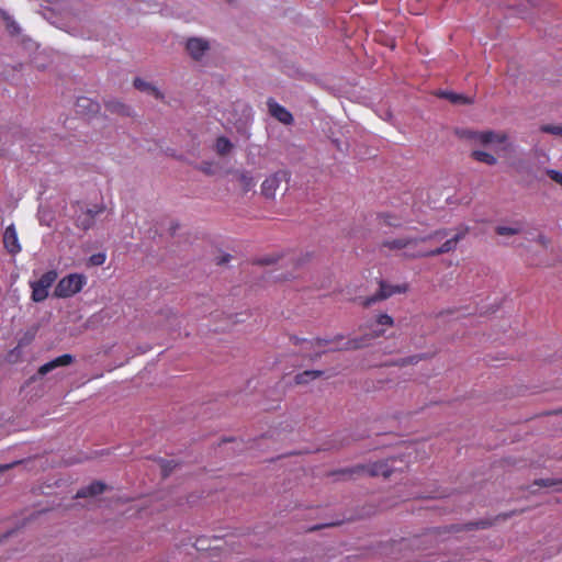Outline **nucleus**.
<instances>
[{"label":"nucleus","mask_w":562,"mask_h":562,"mask_svg":"<svg viewBox=\"0 0 562 562\" xmlns=\"http://www.w3.org/2000/svg\"><path fill=\"white\" fill-rule=\"evenodd\" d=\"M449 232H450L449 229L442 228V229H437L429 235L418 237V238L401 237V238L385 239L382 243V246L386 247L389 249H392V250H403V255L405 257H411V258L439 256L442 254L453 251L457 248L459 241L462 240L469 233V227L462 226L451 237L447 238L440 247H437L431 250H425V251L416 250L417 244L419 241H426V240L440 241L449 235Z\"/></svg>","instance_id":"f257e3e1"},{"label":"nucleus","mask_w":562,"mask_h":562,"mask_svg":"<svg viewBox=\"0 0 562 562\" xmlns=\"http://www.w3.org/2000/svg\"><path fill=\"white\" fill-rule=\"evenodd\" d=\"M468 137L475 144L483 146H494L495 149H509L512 144L505 133L494 131H470Z\"/></svg>","instance_id":"f03ea898"},{"label":"nucleus","mask_w":562,"mask_h":562,"mask_svg":"<svg viewBox=\"0 0 562 562\" xmlns=\"http://www.w3.org/2000/svg\"><path fill=\"white\" fill-rule=\"evenodd\" d=\"M86 284V278L83 274L70 273L57 283L54 294L56 297H70L79 293Z\"/></svg>","instance_id":"7ed1b4c3"},{"label":"nucleus","mask_w":562,"mask_h":562,"mask_svg":"<svg viewBox=\"0 0 562 562\" xmlns=\"http://www.w3.org/2000/svg\"><path fill=\"white\" fill-rule=\"evenodd\" d=\"M57 279V272L49 270L45 272L37 281L31 282L32 300L34 302H42L48 296V289L54 284Z\"/></svg>","instance_id":"20e7f679"},{"label":"nucleus","mask_w":562,"mask_h":562,"mask_svg":"<svg viewBox=\"0 0 562 562\" xmlns=\"http://www.w3.org/2000/svg\"><path fill=\"white\" fill-rule=\"evenodd\" d=\"M379 285V292L375 295L369 296L363 301L364 306H370L376 303L378 301L385 300L396 293H405L408 289V285L406 283L391 285L385 281H380Z\"/></svg>","instance_id":"39448f33"},{"label":"nucleus","mask_w":562,"mask_h":562,"mask_svg":"<svg viewBox=\"0 0 562 562\" xmlns=\"http://www.w3.org/2000/svg\"><path fill=\"white\" fill-rule=\"evenodd\" d=\"M289 179V172L279 170L268 176L261 184V193L267 199H273L282 181Z\"/></svg>","instance_id":"423d86ee"},{"label":"nucleus","mask_w":562,"mask_h":562,"mask_svg":"<svg viewBox=\"0 0 562 562\" xmlns=\"http://www.w3.org/2000/svg\"><path fill=\"white\" fill-rule=\"evenodd\" d=\"M267 105L270 114L283 124H291L293 122L292 113L283 105L279 104L276 100L269 99Z\"/></svg>","instance_id":"0eeeda50"},{"label":"nucleus","mask_w":562,"mask_h":562,"mask_svg":"<svg viewBox=\"0 0 562 562\" xmlns=\"http://www.w3.org/2000/svg\"><path fill=\"white\" fill-rule=\"evenodd\" d=\"M3 245L11 255H16L21 251L18 233L13 224L9 225L3 233Z\"/></svg>","instance_id":"6e6552de"},{"label":"nucleus","mask_w":562,"mask_h":562,"mask_svg":"<svg viewBox=\"0 0 562 562\" xmlns=\"http://www.w3.org/2000/svg\"><path fill=\"white\" fill-rule=\"evenodd\" d=\"M187 50L194 59H200L209 50V42L200 37H191L186 44Z\"/></svg>","instance_id":"1a4fd4ad"},{"label":"nucleus","mask_w":562,"mask_h":562,"mask_svg":"<svg viewBox=\"0 0 562 562\" xmlns=\"http://www.w3.org/2000/svg\"><path fill=\"white\" fill-rule=\"evenodd\" d=\"M72 361H74V357L70 353H64V355L58 356L55 359L44 363L43 366H41L38 369V373L41 375H45L48 372L55 370L56 368L66 367V366L71 364Z\"/></svg>","instance_id":"9d476101"},{"label":"nucleus","mask_w":562,"mask_h":562,"mask_svg":"<svg viewBox=\"0 0 562 562\" xmlns=\"http://www.w3.org/2000/svg\"><path fill=\"white\" fill-rule=\"evenodd\" d=\"M103 211V207L88 209L83 214L77 218V224L82 229L87 231L92 227L94 218Z\"/></svg>","instance_id":"9b49d317"},{"label":"nucleus","mask_w":562,"mask_h":562,"mask_svg":"<svg viewBox=\"0 0 562 562\" xmlns=\"http://www.w3.org/2000/svg\"><path fill=\"white\" fill-rule=\"evenodd\" d=\"M379 222L381 226H389V227H401L405 223H407V220L404 218L402 215H396L393 213H383L379 215Z\"/></svg>","instance_id":"f8f14e48"},{"label":"nucleus","mask_w":562,"mask_h":562,"mask_svg":"<svg viewBox=\"0 0 562 562\" xmlns=\"http://www.w3.org/2000/svg\"><path fill=\"white\" fill-rule=\"evenodd\" d=\"M104 488H105V485L102 482H100V481L92 482L89 485L77 491L76 498H86L88 496L99 495L104 491Z\"/></svg>","instance_id":"ddd939ff"},{"label":"nucleus","mask_w":562,"mask_h":562,"mask_svg":"<svg viewBox=\"0 0 562 562\" xmlns=\"http://www.w3.org/2000/svg\"><path fill=\"white\" fill-rule=\"evenodd\" d=\"M76 106L77 112L82 114H92L99 111L98 102L86 97L78 98Z\"/></svg>","instance_id":"4468645a"},{"label":"nucleus","mask_w":562,"mask_h":562,"mask_svg":"<svg viewBox=\"0 0 562 562\" xmlns=\"http://www.w3.org/2000/svg\"><path fill=\"white\" fill-rule=\"evenodd\" d=\"M366 471L372 476L382 475L384 477H389L393 472L392 468L384 461L370 464Z\"/></svg>","instance_id":"2eb2a0df"},{"label":"nucleus","mask_w":562,"mask_h":562,"mask_svg":"<svg viewBox=\"0 0 562 562\" xmlns=\"http://www.w3.org/2000/svg\"><path fill=\"white\" fill-rule=\"evenodd\" d=\"M237 179L245 192L250 191L256 186V180L252 173L248 170H238L236 172Z\"/></svg>","instance_id":"dca6fc26"},{"label":"nucleus","mask_w":562,"mask_h":562,"mask_svg":"<svg viewBox=\"0 0 562 562\" xmlns=\"http://www.w3.org/2000/svg\"><path fill=\"white\" fill-rule=\"evenodd\" d=\"M134 87L136 89L143 91V92H147L149 94H153L156 99H162L164 98V94L161 93V91L157 87L150 85L149 82H147V81H145V80H143L140 78H136L134 80Z\"/></svg>","instance_id":"f3484780"},{"label":"nucleus","mask_w":562,"mask_h":562,"mask_svg":"<svg viewBox=\"0 0 562 562\" xmlns=\"http://www.w3.org/2000/svg\"><path fill=\"white\" fill-rule=\"evenodd\" d=\"M322 374L323 371L321 370H306L302 373L296 374L294 380L296 384H305L312 380L319 378Z\"/></svg>","instance_id":"a211bd4d"},{"label":"nucleus","mask_w":562,"mask_h":562,"mask_svg":"<svg viewBox=\"0 0 562 562\" xmlns=\"http://www.w3.org/2000/svg\"><path fill=\"white\" fill-rule=\"evenodd\" d=\"M233 143L225 136L217 137L215 142V149L221 156L227 155L233 149Z\"/></svg>","instance_id":"6ab92c4d"},{"label":"nucleus","mask_w":562,"mask_h":562,"mask_svg":"<svg viewBox=\"0 0 562 562\" xmlns=\"http://www.w3.org/2000/svg\"><path fill=\"white\" fill-rule=\"evenodd\" d=\"M0 13H1V16H2L3 21L5 22L7 30L11 34H13V35L20 34L21 33V27L18 24V22L13 19V16H11L5 11H1Z\"/></svg>","instance_id":"aec40b11"},{"label":"nucleus","mask_w":562,"mask_h":562,"mask_svg":"<svg viewBox=\"0 0 562 562\" xmlns=\"http://www.w3.org/2000/svg\"><path fill=\"white\" fill-rule=\"evenodd\" d=\"M440 95L449 99L452 103L470 104L473 102L472 98L465 97L463 94H458L451 91H442L440 92Z\"/></svg>","instance_id":"412c9836"},{"label":"nucleus","mask_w":562,"mask_h":562,"mask_svg":"<svg viewBox=\"0 0 562 562\" xmlns=\"http://www.w3.org/2000/svg\"><path fill=\"white\" fill-rule=\"evenodd\" d=\"M472 157L475 160H477L480 162H484V164L490 165V166L495 165L496 161H497L496 158L492 154H490L487 151H484V150H473L472 151Z\"/></svg>","instance_id":"4be33fe9"},{"label":"nucleus","mask_w":562,"mask_h":562,"mask_svg":"<svg viewBox=\"0 0 562 562\" xmlns=\"http://www.w3.org/2000/svg\"><path fill=\"white\" fill-rule=\"evenodd\" d=\"M521 226L516 224L514 226L498 225L495 228V232L501 236H512L517 235L521 232Z\"/></svg>","instance_id":"5701e85b"},{"label":"nucleus","mask_w":562,"mask_h":562,"mask_svg":"<svg viewBox=\"0 0 562 562\" xmlns=\"http://www.w3.org/2000/svg\"><path fill=\"white\" fill-rule=\"evenodd\" d=\"M367 346V338L366 337H361V338H358V339H348L344 347H341L340 349H347V350H350V349H358V348H362Z\"/></svg>","instance_id":"b1692460"},{"label":"nucleus","mask_w":562,"mask_h":562,"mask_svg":"<svg viewBox=\"0 0 562 562\" xmlns=\"http://www.w3.org/2000/svg\"><path fill=\"white\" fill-rule=\"evenodd\" d=\"M540 130L544 133L558 135L562 137V126L557 125H542Z\"/></svg>","instance_id":"393cba45"},{"label":"nucleus","mask_w":562,"mask_h":562,"mask_svg":"<svg viewBox=\"0 0 562 562\" xmlns=\"http://www.w3.org/2000/svg\"><path fill=\"white\" fill-rule=\"evenodd\" d=\"M106 257H105V254L103 252H98V254H93L91 257H90V262L93 265V266H101L104 263Z\"/></svg>","instance_id":"a878e982"},{"label":"nucleus","mask_w":562,"mask_h":562,"mask_svg":"<svg viewBox=\"0 0 562 562\" xmlns=\"http://www.w3.org/2000/svg\"><path fill=\"white\" fill-rule=\"evenodd\" d=\"M376 324L382 326H392L393 325V318L387 314H380L376 317Z\"/></svg>","instance_id":"bb28decb"},{"label":"nucleus","mask_w":562,"mask_h":562,"mask_svg":"<svg viewBox=\"0 0 562 562\" xmlns=\"http://www.w3.org/2000/svg\"><path fill=\"white\" fill-rule=\"evenodd\" d=\"M548 176L557 183H559L560 186H562V172L559 171V170H555V169H549L548 171Z\"/></svg>","instance_id":"cd10ccee"},{"label":"nucleus","mask_w":562,"mask_h":562,"mask_svg":"<svg viewBox=\"0 0 562 562\" xmlns=\"http://www.w3.org/2000/svg\"><path fill=\"white\" fill-rule=\"evenodd\" d=\"M334 340H331V339L315 338L314 340L311 341V345L315 346V347H323V346H327L328 344H330Z\"/></svg>","instance_id":"c85d7f7f"},{"label":"nucleus","mask_w":562,"mask_h":562,"mask_svg":"<svg viewBox=\"0 0 562 562\" xmlns=\"http://www.w3.org/2000/svg\"><path fill=\"white\" fill-rule=\"evenodd\" d=\"M106 106L112 111L123 112L125 110V106L119 102H108Z\"/></svg>","instance_id":"c756f323"},{"label":"nucleus","mask_w":562,"mask_h":562,"mask_svg":"<svg viewBox=\"0 0 562 562\" xmlns=\"http://www.w3.org/2000/svg\"><path fill=\"white\" fill-rule=\"evenodd\" d=\"M555 481L553 480H550V479H547V480H540V481H537L536 484L537 485H540V486H553L555 485Z\"/></svg>","instance_id":"7c9ffc66"},{"label":"nucleus","mask_w":562,"mask_h":562,"mask_svg":"<svg viewBox=\"0 0 562 562\" xmlns=\"http://www.w3.org/2000/svg\"><path fill=\"white\" fill-rule=\"evenodd\" d=\"M12 465H13V463H10V464H0V473H1V472H4V471H7V470H9Z\"/></svg>","instance_id":"2f4dec72"},{"label":"nucleus","mask_w":562,"mask_h":562,"mask_svg":"<svg viewBox=\"0 0 562 562\" xmlns=\"http://www.w3.org/2000/svg\"><path fill=\"white\" fill-rule=\"evenodd\" d=\"M161 467H162V470H164V475H167L168 471L170 470L169 462H164V464Z\"/></svg>","instance_id":"473e14b6"},{"label":"nucleus","mask_w":562,"mask_h":562,"mask_svg":"<svg viewBox=\"0 0 562 562\" xmlns=\"http://www.w3.org/2000/svg\"><path fill=\"white\" fill-rule=\"evenodd\" d=\"M229 258L231 256L229 255H225L222 257V259L218 261V263H225V262H228L229 261Z\"/></svg>","instance_id":"72a5a7b5"},{"label":"nucleus","mask_w":562,"mask_h":562,"mask_svg":"<svg viewBox=\"0 0 562 562\" xmlns=\"http://www.w3.org/2000/svg\"><path fill=\"white\" fill-rule=\"evenodd\" d=\"M538 241L544 245L547 243V239H546V237L543 235H539L538 236Z\"/></svg>","instance_id":"f704fd0d"},{"label":"nucleus","mask_w":562,"mask_h":562,"mask_svg":"<svg viewBox=\"0 0 562 562\" xmlns=\"http://www.w3.org/2000/svg\"><path fill=\"white\" fill-rule=\"evenodd\" d=\"M374 334H375V336H380L382 334V331L374 330Z\"/></svg>","instance_id":"c9c22d12"}]
</instances>
